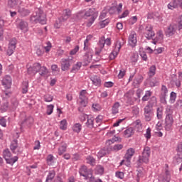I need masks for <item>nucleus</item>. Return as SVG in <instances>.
<instances>
[{"instance_id": "49", "label": "nucleus", "mask_w": 182, "mask_h": 182, "mask_svg": "<svg viewBox=\"0 0 182 182\" xmlns=\"http://www.w3.org/2000/svg\"><path fill=\"white\" fill-rule=\"evenodd\" d=\"M148 75L149 76H150V77H152V76H154V75H156V65H152L150 67Z\"/></svg>"}, {"instance_id": "1", "label": "nucleus", "mask_w": 182, "mask_h": 182, "mask_svg": "<svg viewBox=\"0 0 182 182\" xmlns=\"http://www.w3.org/2000/svg\"><path fill=\"white\" fill-rule=\"evenodd\" d=\"M78 16H82V18H85V19L90 18L86 22V26H87V28H90L97 18V13L95 12V9H89L88 10L80 11L78 13Z\"/></svg>"}, {"instance_id": "61", "label": "nucleus", "mask_w": 182, "mask_h": 182, "mask_svg": "<svg viewBox=\"0 0 182 182\" xmlns=\"http://www.w3.org/2000/svg\"><path fill=\"white\" fill-rule=\"evenodd\" d=\"M96 171L97 174H103L105 168H103V166L99 165L96 167Z\"/></svg>"}, {"instance_id": "47", "label": "nucleus", "mask_w": 182, "mask_h": 182, "mask_svg": "<svg viewBox=\"0 0 182 182\" xmlns=\"http://www.w3.org/2000/svg\"><path fill=\"white\" fill-rule=\"evenodd\" d=\"M150 154H151V151L150 149V147L145 146L144 149V151L142 152V155L150 157Z\"/></svg>"}, {"instance_id": "3", "label": "nucleus", "mask_w": 182, "mask_h": 182, "mask_svg": "<svg viewBox=\"0 0 182 182\" xmlns=\"http://www.w3.org/2000/svg\"><path fill=\"white\" fill-rule=\"evenodd\" d=\"M3 157L4 160H6V163L7 164H10V166H14L16 161L18 160V157L15 156H12V154L9 149H6L3 151Z\"/></svg>"}, {"instance_id": "32", "label": "nucleus", "mask_w": 182, "mask_h": 182, "mask_svg": "<svg viewBox=\"0 0 182 182\" xmlns=\"http://www.w3.org/2000/svg\"><path fill=\"white\" fill-rule=\"evenodd\" d=\"M181 161H182V154L181 152H179L173 157V163H175V164H178V163H181Z\"/></svg>"}, {"instance_id": "16", "label": "nucleus", "mask_w": 182, "mask_h": 182, "mask_svg": "<svg viewBox=\"0 0 182 182\" xmlns=\"http://www.w3.org/2000/svg\"><path fill=\"white\" fill-rule=\"evenodd\" d=\"M79 173L80 176H82V177H85V178H87V176L92 174V170L87 169L86 166H82L80 168Z\"/></svg>"}, {"instance_id": "60", "label": "nucleus", "mask_w": 182, "mask_h": 182, "mask_svg": "<svg viewBox=\"0 0 182 182\" xmlns=\"http://www.w3.org/2000/svg\"><path fill=\"white\" fill-rule=\"evenodd\" d=\"M106 150L105 149H101L98 153H97V157L98 159H102V157H105L106 156Z\"/></svg>"}, {"instance_id": "14", "label": "nucleus", "mask_w": 182, "mask_h": 182, "mask_svg": "<svg viewBox=\"0 0 182 182\" xmlns=\"http://www.w3.org/2000/svg\"><path fill=\"white\" fill-rule=\"evenodd\" d=\"M177 31V25L176 24H171L166 29L165 33L166 36H173L174 33H176Z\"/></svg>"}, {"instance_id": "38", "label": "nucleus", "mask_w": 182, "mask_h": 182, "mask_svg": "<svg viewBox=\"0 0 182 182\" xmlns=\"http://www.w3.org/2000/svg\"><path fill=\"white\" fill-rule=\"evenodd\" d=\"M135 126V129H137L138 132H141V129H143V124H141V121L140 119H137L136 122L134 123Z\"/></svg>"}, {"instance_id": "50", "label": "nucleus", "mask_w": 182, "mask_h": 182, "mask_svg": "<svg viewBox=\"0 0 182 182\" xmlns=\"http://www.w3.org/2000/svg\"><path fill=\"white\" fill-rule=\"evenodd\" d=\"M156 116L159 119H163V107H158L156 110Z\"/></svg>"}, {"instance_id": "30", "label": "nucleus", "mask_w": 182, "mask_h": 182, "mask_svg": "<svg viewBox=\"0 0 182 182\" xmlns=\"http://www.w3.org/2000/svg\"><path fill=\"white\" fill-rule=\"evenodd\" d=\"M66 149H68V144L63 143L62 145L59 146L58 150L59 156H62L63 153H66Z\"/></svg>"}, {"instance_id": "4", "label": "nucleus", "mask_w": 182, "mask_h": 182, "mask_svg": "<svg viewBox=\"0 0 182 182\" xmlns=\"http://www.w3.org/2000/svg\"><path fill=\"white\" fill-rule=\"evenodd\" d=\"M87 95L88 94L86 90H82L80 92L79 99L77 101V103L80 106V107L78 108V110L80 112H82V109H81L82 107H86V106H87V103H88Z\"/></svg>"}, {"instance_id": "25", "label": "nucleus", "mask_w": 182, "mask_h": 182, "mask_svg": "<svg viewBox=\"0 0 182 182\" xmlns=\"http://www.w3.org/2000/svg\"><path fill=\"white\" fill-rule=\"evenodd\" d=\"M18 12L19 13V15L21 16H28L29 14H31V11L22 6H20L18 8Z\"/></svg>"}, {"instance_id": "54", "label": "nucleus", "mask_w": 182, "mask_h": 182, "mask_svg": "<svg viewBox=\"0 0 182 182\" xmlns=\"http://www.w3.org/2000/svg\"><path fill=\"white\" fill-rule=\"evenodd\" d=\"M114 141H119V137L114 136L112 139L107 140L106 142V144H107L108 146H110V144H113Z\"/></svg>"}, {"instance_id": "10", "label": "nucleus", "mask_w": 182, "mask_h": 182, "mask_svg": "<svg viewBox=\"0 0 182 182\" xmlns=\"http://www.w3.org/2000/svg\"><path fill=\"white\" fill-rule=\"evenodd\" d=\"M128 44L129 46H132V48H134L137 45V34H136V32L132 31L129 34Z\"/></svg>"}, {"instance_id": "31", "label": "nucleus", "mask_w": 182, "mask_h": 182, "mask_svg": "<svg viewBox=\"0 0 182 182\" xmlns=\"http://www.w3.org/2000/svg\"><path fill=\"white\" fill-rule=\"evenodd\" d=\"M81 68H82V63L81 62L77 63L73 66V68L71 70L72 73H76V72H78Z\"/></svg>"}, {"instance_id": "17", "label": "nucleus", "mask_w": 182, "mask_h": 182, "mask_svg": "<svg viewBox=\"0 0 182 182\" xmlns=\"http://www.w3.org/2000/svg\"><path fill=\"white\" fill-rule=\"evenodd\" d=\"M69 68H70V61L69 59L63 58L61 60V70L63 72L66 70H69Z\"/></svg>"}, {"instance_id": "59", "label": "nucleus", "mask_w": 182, "mask_h": 182, "mask_svg": "<svg viewBox=\"0 0 182 182\" xmlns=\"http://www.w3.org/2000/svg\"><path fill=\"white\" fill-rule=\"evenodd\" d=\"M137 16H132L129 19V23L130 25H134L137 22Z\"/></svg>"}, {"instance_id": "35", "label": "nucleus", "mask_w": 182, "mask_h": 182, "mask_svg": "<svg viewBox=\"0 0 182 182\" xmlns=\"http://www.w3.org/2000/svg\"><path fill=\"white\" fill-rule=\"evenodd\" d=\"M150 159V156H147L146 155H143L139 156V163H145V164H147V163H149V159Z\"/></svg>"}, {"instance_id": "62", "label": "nucleus", "mask_w": 182, "mask_h": 182, "mask_svg": "<svg viewBox=\"0 0 182 182\" xmlns=\"http://www.w3.org/2000/svg\"><path fill=\"white\" fill-rule=\"evenodd\" d=\"M96 123L97 124V126H100V124H102V122H103V116L102 115H98L96 119Z\"/></svg>"}, {"instance_id": "34", "label": "nucleus", "mask_w": 182, "mask_h": 182, "mask_svg": "<svg viewBox=\"0 0 182 182\" xmlns=\"http://www.w3.org/2000/svg\"><path fill=\"white\" fill-rule=\"evenodd\" d=\"M132 163L131 159H127L126 156L124 157V159L120 162L119 166H127V167H129Z\"/></svg>"}, {"instance_id": "18", "label": "nucleus", "mask_w": 182, "mask_h": 182, "mask_svg": "<svg viewBox=\"0 0 182 182\" xmlns=\"http://www.w3.org/2000/svg\"><path fill=\"white\" fill-rule=\"evenodd\" d=\"M163 39H164V34H163V31L160 30L156 33V36L154 41L152 42L154 45L157 43H161L163 42Z\"/></svg>"}, {"instance_id": "19", "label": "nucleus", "mask_w": 182, "mask_h": 182, "mask_svg": "<svg viewBox=\"0 0 182 182\" xmlns=\"http://www.w3.org/2000/svg\"><path fill=\"white\" fill-rule=\"evenodd\" d=\"M72 15V11L69 9H66L63 10V15L60 17L63 21H68L69 18H70Z\"/></svg>"}, {"instance_id": "33", "label": "nucleus", "mask_w": 182, "mask_h": 182, "mask_svg": "<svg viewBox=\"0 0 182 182\" xmlns=\"http://www.w3.org/2000/svg\"><path fill=\"white\" fill-rule=\"evenodd\" d=\"M85 180H89L88 182H103L101 179L95 178V176L92 175V172H91V174L87 176V178H85Z\"/></svg>"}, {"instance_id": "39", "label": "nucleus", "mask_w": 182, "mask_h": 182, "mask_svg": "<svg viewBox=\"0 0 182 182\" xmlns=\"http://www.w3.org/2000/svg\"><path fill=\"white\" fill-rule=\"evenodd\" d=\"M29 87V83L28 82V81L23 82L22 84V93L23 95L28 93V88Z\"/></svg>"}, {"instance_id": "44", "label": "nucleus", "mask_w": 182, "mask_h": 182, "mask_svg": "<svg viewBox=\"0 0 182 182\" xmlns=\"http://www.w3.org/2000/svg\"><path fill=\"white\" fill-rule=\"evenodd\" d=\"M41 76H46L48 73H49V71L48 70V68L45 66H41V68L39 70Z\"/></svg>"}, {"instance_id": "27", "label": "nucleus", "mask_w": 182, "mask_h": 182, "mask_svg": "<svg viewBox=\"0 0 182 182\" xmlns=\"http://www.w3.org/2000/svg\"><path fill=\"white\" fill-rule=\"evenodd\" d=\"M18 28L19 29H21V31H22L24 33L28 32V22L21 21L18 24Z\"/></svg>"}, {"instance_id": "45", "label": "nucleus", "mask_w": 182, "mask_h": 182, "mask_svg": "<svg viewBox=\"0 0 182 182\" xmlns=\"http://www.w3.org/2000/svg\"><path fill=\"white\" fill-rule=\"evenodd\" d=\"M60 129L61 130H66V129H68V121H66V119H63L60 121Z\"/></svg>"}, {"instance_id": "12", "label": "nucleus", "mask_w": 182, "mask_h": 182, "mask_svg": "<svg viewBox=\"0 0 182 182\" xmlns=\"http://www.w3.org/2000/svg\"><path fill=\"white\" fill-rule=\"evenodd\" d=\"M10 149L14 154H19V153H21V147L18 145V140L14 139L11 141Z\"/></svg>"}, {"instance_id": "64", "label": "nucleus", "mask_w": 182, "mask_h": 182, "mask_svg": "<svg viewBox=\"0 0 182 182\" xmlns=\"http://www.w3.org/2000/svg\"><path fill=\"white\" fill-rule=\"evenodd\" d=\"M115 176L117 178H120L121 180H123V178H124V173L122 171H117L115 173Z\"/></svg>"}, {"instance_id": "23", "label": "nucleus", "mask_w": 182, "mask_h": 182, "mask_svg": "<svg viewBox=\"0 0 182 182\" xmlns=\"http://www.w3.org/2000/svg\"><path fill=\"white\" fill-rule=\"evenodd\" d=\"M86 126L88 127L90 129H93V127H95V118L91 115H89L87 117Z\"/></svg>"}, {"instance_id": "36", "label": "nucleus", "mask_w": 182, "mask_h": 182, "mask_svg": "<svg viewBox=\"0 0 182 182\" xmlns=\"http://www.w3.org/2000/svg\"><path fill=\"white\" fill-rule=\"evenodd\" d=\"M151 95H153V92L151 91L148 90L145 92V95L142 97V102H147L151 97Z\"/></svg>"}, {"instance_id": "46", "label": "nucleus", "mask_w": 182, "mask_h": 182, "mask_svg": "<svg viewBox=\"0 0 182 182\" xmlns=\"http://www.w3.org/2000/svg\"><path fill=\"white\" fill-rule=\"evenodd\" d=\"M86 161H87V163L88 164H90L91 166H95V164H96V159H95V158H93V156H87L86 158Z\"/></svg>"}, {"instance_id": "29", "label": "nucleus", "mask_w": 182, "mask_h": 182, "mask_svg": "<svg viewBox=\"0 0 182 182\" xmlns=\"http://www.w3.org/2000/svg\"><path fill=\"white\" fill-rule=\"evenodd\" d=\"M134 134V129H133L132 127H129L124 132V136L127 138L132 137V136H133Z\"/></svg>"}, {"instance_id": "6", "label": "nucleus", "mask_w": 182, "mask_h": 182, "mask_svg": "<svg viewBox=\"0 0 182 182\" xmlns=\"http://www.w3.org/2000/svg\"><path fill=\"white\" fill-rule=\"evenodd\" d=\"M143 35L149 41L154 38L155 33L154 31H153V26H151V24L146 25L145 29L144 30Z\"/></svg>"}, {"instance_id": "52", "label": "nucleus", "mask_w": 182, "mask_h": 182, "mask_svg": "<svg viewBox=\"0 0 182 182\" xmlns=\"http://www.w3.org/2000/svg\"><path fill=\"white\" fill-rule=\"evenodd\" d=\"M176 99H177V94L174 92H171L170 95V103H174V102H176Z\"/></svg>"}, {"instance_id": "48", "label": "nucleus", "mask_w": 182, "mask_h": 182, "mask_svg": "<svg viewBox=\"0 0 182 182\" xmlns=\"http://www.w3.org/2000/svg\"><path fill=\"white\" fill-rule=\"evenodd\" d=\"M55 106L53 105H47L46 113L48 116H50L53 113V109Z\"/></svg>"}, {"instance_id": "63", "label": "nucleus", "mask_w": 182, "mask_h": 182, "mask_svg": "<svg viewBox=\"0 0 182 182\" xmlns=\"http://www.w3.org/2000/svg\"><path fill=\"white\" fill-rule=\"evenodd\" d=\"M122 149H123V144H115L112 150H114V151H119V150H122Z\"/></svg>"}, {"instance_id": "13", "label": "nucleus", "mask_w": 182, "mask_h": 182, "mask_svg": "<svg viewBox=\"0 0 182 182\" xmlns=\"http://www.w3.org/2000/svg\"><path fill=\"white\" fill-rule=\"evenodd\" d=\"M1 83L5 89H11L12 86V78H11V76L6 75L2 79Z\"/></svg>"}, {"instance_id": "28", "label": "nucleus", "mask_w": 182, "mask_h": 182, "mask_svg": "<svg viewBox=\"0 0 182 182\" xmlns=\"http://www.w3.org/2000/svg\"><path fill=\"white\" fill-rule=\"evenodd\" d=\"M165 166H166V168L165 171V176L162 179V181L163 182H170L171 176H170V171H168V164H166Z\"/></svg>"}, {"instance_id": "43", "label": "nucleus", "mask_w": 182, "mask_h": 182, "mask_svg": "<svg viewBox=\"0 0 182 182\" xmlns=\"http://www.w3.org/2000/svg\"><path fill=\"white\" fill-rule=\"evenodd\" d=\"M73 130L75 133H80V131L82 130V124L79 123H76L73 127Z\"/></svg>"}, {"instance_id": "21", "label": "nucleus", "mask_w": 182, "mask_h": 182, "mask_svg": "<svg viewBox=\"0 0 182 182\" xmlns=\"http://www.w3.org/2000/svg\"><path fill=\"white\" fill-rule=\"evenodd\" d=\"M146 106H149V109H153V107L157 106V98L154 96L151 97L150 100L148 102V105Z\"/></svg>"}, {"instance_id": "22", "label": "nucleus", "mask_w": 182, "mask_h": 182, "mask_svg": "<svg viewBox=\"0 0 182 182\" xmlns=\"http://www.w3.org/2000/svg\"><path fill=\"white\" fill-rule=\"evenodd\" d=\"M91 80L93 85H95V86H97V87H100L102 85V80H100V77L97 75L92 77Z\"/></svg>"}, {"instance_id": "20", "label": "nucleus", "mask_w": 182, "mask_h": 182, "mask_svg": "<svg viewBox=\"0 0 182 182\" xmlns=\"http://www.w3.org/2000/svg\"><path fill=\"white\" fill-rule=\"evenodd\" d=\"M173 116L171 114H167L165 119L166 127L170 129L173 126Z\"/></svg>"}, {"instance_id": "57", "label": "nucleus", "mask_w": 182, "mask_h": 182, "mask_svg": "<svg viewBox=\"0 0 182 182\" xmlns=\"http://www.w3.org/2000/svg\"><path fill=\"white\" fill-rule=\"evenodd\" d=\"M168 92V90H167V87H166V85H162L161 90V96H167Z\"/></svg>"}, {"instance_id": "42", "label": "nucleus", "mask_w": 182, "mask_h": 182, "mask_svg": "<svg viewBox=\"0 0 182 182\" xmlns=\"http://www.w3.org/2000/svg\"><path fill=\"white\" fill-rule=\"evenodd\" d=\"M120 107V103L115 102L112 106V114H117L119 113V108Z\"/></svg>"}, {"instance_id": "53", "label": "nucleus", "mask_w": 182, "mask_h": 182, "mask_svg": "<svg viewBox=\"0 0 182 182\" xmlns=\"http://www.w3.org/2000/svg\"><path fill=\"white\" fill-rule=\"evenodd\" d=\"M62 21H63L62 20L61 18H58L54 24V28H55V29H59V28L62 26Z\"/></svg>"}, {"instance_id": "2", "label": "nucleus", "mask_w": 182, "mask_h": 182, "mask_svg": "<svg viewBox=\"0 0 182 182\" xmlns=\"http://www.w3.org/2000/svg\"><path fill=\"white\" fill-rule=\"evenodd\" d=\"M31 21L34 23L46 24V14L42 10L37 9L31 17Z\"/></svg>"}, {"instance_id": "41", "label": "nucleus", "mask_w": 182, "mask_h": 182, "mask_svg": "<svg viewBox=\"0 0 182 182\" xmlns=\"http://www.w3.org/2000/svg\"><path fill=\"white\" fill-rule=\"evenodd\" d=\"M138 60H139V53H134L131 56V62L132 65H136V63H137Z\"/></svg>"}, {"instance_id": "7", "label": "nucleus", "mask_w": 182, "mask_h": 182, "mask_svg": "<svg viewBox=\"0 0 182 182\" xmlns=\"http://www.w3.org/2000/svg\"><path fill=\"white\" fill-rule=\"evenodd\" d=\"M154 116V113L153 112V109H150L149 106H145L144 108V117L145 122H151Z\"/></svg>"}, {"instance_id": "40", "label": "nucleus", "mask_w": 182, "mask_h": 182, "mask_svg": "<svg viewBox=\"0 0 182 182\" xmlns=\"http://www.w3.org/2000/svg\"><path fill=\"white\" fill-rule=\"evenodd\" d=\"M132 113L134 117H137L140 113V109L137 106H134L132 107Z\"/></svg>"}, {"instance_id": "51", "label": "nucleus", "mask_w": 182, "mask_h": 182, "mask_svg": "<svg viewBox=\"0 0 182 182\" xmlns=\"http://www.w3.org/2000/svg\"><path fill=\"white\" fill-rule=\"evenodd\" d=\"M53 159H55V157L52 154H49L47 156V164L48 166H52V164H53Z\"/></svg>"}, {"instance_id": "24", "label": "nucleus", "mask_w": 182, "mask_h": 182, "mask_svg": "<svg viewBox=\"0 0 182 182\" xmlns=\"http://www.w3.org/2000/svg\"><path fill=\"white\" fill-rule=\"evenodd\" d=\"M136 154V150L134 148H129L124 155V157L129 159H132L133 156Z\"/></svg>"}, {"instance_id": "5", "label": "nucleus", "mask_w": 182, "mask_h": 182, "mask_svg": "<svg viewBox=\"0 0 182 182\" xmlns=\"http://www.w3.org/2000/svg\"><path fill=\"white\" fill-rule=\"evenodd\" d=\"M104 48L105 46H103V38H100L95 47V56H97V58L93 59L94 62H99L100 60V54L103 52Z\"/></svg>"}, {"instance_id": "58", "label": "nucleus", "mask_w": 182, "mask_h": 182, "mask_svg": "<svg viewBox=\"0 0 182 182\" xmlns=\"http://www.w3.org/2000/svg\"><path fill=\"white\" fill-rule=\"evenodd\" d=\"M44 100L47 102H52V100H53V96L49 94H46V95H44Z\"/></svg>"}, {"instance_id": "15", "label": "nucleus", "mask_w": 182, "mask_h": 182, "mask_svg": "<svg viewBox=\"0 0 182 182\" xmlns=\"http://www.w3.org/2000/svg\"><path fill=\"white\" fill-rule=\"evenodd\" d=\"M41 69V64L39 63H36L33 65L32 67L28 68V73L30 75H35L38 73Z\"/></svg>"}, {"instance_id": "9", "label": "nucleus", "mask_w": 182, "mask_h": 182, "mask_svg": "<svg viewBox=\"0 0 182 182\" xmlns=\"http://www.w3.org/2000/svg\"><path fill=\"white\" fill-rule=\"evenodd\" d=\"M15 49H16V39L11 38L9 43V47L7 49V55L9 56H11V55H14V52H15Z\"/></svg>"}, {"instance_id": "26", "label": "nucleus", "mask_w": 182, "mask_h": 182, "mask_svg": "<svg viewBox=\"0 0 182 182\" xmlns=\"http://www.w3.org/2000/svg\"><path fill=\"white\" fill-rule=\"evenodd\" d=\"M19 4H21V1L19 0H9L8 5L10 8H19Z\"/></svg>"}, {"instance_id": "55", "label": "nucleus", "mask_w": 182, "mask_h": 182, "mask_svg": "<svg viewBox=\"0 0 182 182\" xmlns=\"http://www.w3.org/2000/svg\"><path fill=\"white\" fill-rule=\"evenodd\" d=\"M101 39H103V46H105V45H107V46H110V45H112V40L110 38H107L105 40V37H103L101 38Z\"/></svg>"}, {"instance_id": "8", "label": "nucleus", "mask_w": 182, "mask_h": 182, "mask_svg": "<svg viewBox=\"0 0 182 182\" xmlns=\"http://www.w3.org/2000/svg\"><path fill=\"white\" fill-rule=\"evenodd\" d=\"M120 49H122V42L119 41H117L114 46V49L109 55V59L113 60V59H115L116 57L119 55V53L120 52Z\"/></svg>"}, {"instance_id": "37", "label": "nucleus", "mask_w": 182, "mask_h": 182, "mask_svg": "<svg viewBox=\"0 0 182 182\" xmlns=\"http://www.w3.org/2000/svg\"><path fill=\"white\" fill-rule=\"evenodd\" d=\"M100 21H100L99 25L101 29H103V28L107 26V25H109V23L110 22V20H109V18H107L105 20H100Z\"/></svg>"}, {"instance_id": "11", "label": "nucleus", "mask_w": 182, "mask_h": 182, "mask_svg": "<svg viewBox=\"0 0 182 182\" xmlns=\"http://www.w3.org/2000/svg\"><path fill=\"white\" fill-rule=\"evenodd\" d=\"M93 51L92 50H89L88 52L85 53V55L82 58V63L83 66H87L90 62H92V58H93Z\"/></svg>"}, {"instance_id": "56", "label": "nucleus", "mask_w": 182, "mask_h": 182, "mask_svg": "<svg viewBox=\"0 0 182 182\" xmlns=\"http://www.w3.org/2000/svg\"><path fill=\"white\" fill-rule=\"evenodd\" d=\"M44 50H46V53H48V52H50V49H52V43L50 42L46 43V46L43 47Z\"/></svg>"}]
</instances>
